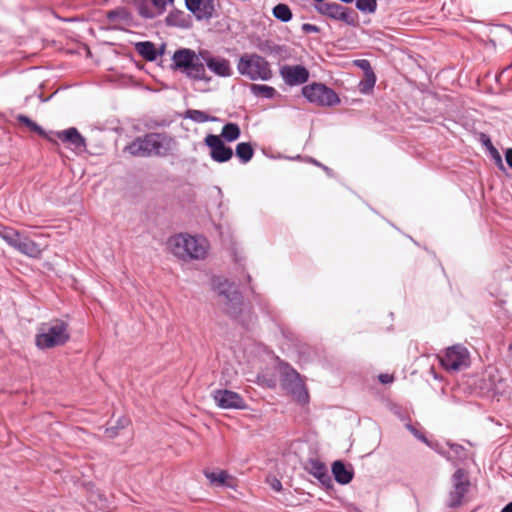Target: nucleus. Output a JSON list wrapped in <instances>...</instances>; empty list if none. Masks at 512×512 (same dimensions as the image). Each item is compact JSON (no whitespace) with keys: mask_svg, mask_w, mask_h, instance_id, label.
<instances>
[{"mask_svg":"<svg viewBox=\"0 0 512 512\" xmlns=\"http://www.w3.org/2000/svg\"><path fill=\"white\" fill-rule=\"evenodd\" d=\"M204 143L210 150L211 159L217 163L228 162L233 157L232 148L226 146L218 135L208 134L204 138Z\"/></svg>","mask_w":512,"mask_h":512,"instance_id":"nucleus-11","label":"nucleus"},{"mask_svg":"<svg viewBox=\"0 0 512 512\" xmlns=\"http://www.w3.org/2000/svg\"><path fill=\"white\" fill-rule=\"evenodd\" d=\"M251 91L253 94L264 98H272L276 94V90L273 87L259 84H252Z\"/></svg>","mask_w":512,"mask_h":512,"instance_id":"nucleus-27","label":"nucleus"},{"mask_svg":"<svg viewBox=\"0 0 512 512\" xmlns=\"http://www.w3.org/2000/svg\"><path fill=\"white\" fill-rule=\"evenodd\" d=\"M186 117L199 123H204L210 120V117L203 111L190 109L186 112Z\"/></svg>","mask_w":512,"mask_h":512,"instance_id":"nucleus-31","label":"nucleus"},{"mask_svg":"<svg viewBox=\"0 0 512 512\" xmlns=\"http://www.w3.org/2000/svg\"><path fill=\"white\" fill-rule=\"evenodd\" d=\"M453 488L449 493L447 505L451 508L461 506L470 488V481L463 469H458L452 476Z\"/></svg>","mask_w":512,"mask_h":512,"instance_id":"nucleus-10","label":"nucleus"},{"mask_svg":"<svg viewBox=\"0 0 512 512\" xmlns=\"http://www.w3.org/2000/svg\"><path fill=\"white\" fill-rule=\"evenodd\" d=\"M294 376H295L296 378H299V374H298V373H296V372H294Z\"/></svg>","mask_w":512,"mask_h":512,"instance_id":"nucleus-42","label":"nucleus"},{"mask_svg":"<svg viewBox=\"0 0 512 512\" xmlns=\"http://www.w3.org/2000/svg\"><path fill=\"white\" fill-rule=\"evenodd\" d=\"M378 379H379L380 383L388 384V383L393 382L394 377L392 375H390V374H380L378 376Z\"/></svg>","mask_w":512,"mask_h":512,"instance_id":"nucleus-35","label":"nucleus"},{"mask_svg":"<svg viewBox=\"0 0 512 512\" xmlns=\"http://www.w3.org/2000/svg\"><path fill=\"white\" fill-rule=\"evenodd\" d=\"M376 83V75L374 71L365 73L364 79L360 82L359 88L362 93L370 92Z\"/></svg>","mask_w":512,"mask_h":512,"instance_id":"nucleus-28","label":"nucleus"},{"mask_svg":"<svg viewBox=\"0 0 512 512\" xmlns=\"http://www.w3.org/2000/svg\"><path fill=\"white\" fill-rule=\"evenodd\" d=\"M273 16L282 21L288 22L292 19V11L287 4L279 3L272 10Z\"/></svg>","mask_w":512,"mask_h":512,"instance_id":"nucleus-26","label":"nucleus"},{"mask_svg":"<svg viewBox=\"0 0 512 512\" xmlns=\"http://www.w3.org/2000/svg\"><path fill=\"white\" fill-rule=\"evenodd\" d=\"M168 248L179 259L201 260L207 255L209 244L205 238L178 234L169 238Z\"/></svg>","mask_w":512,"mask_h":512,"instance_id":"nucleus-3","label":"nucleus"},{"mask_svg":"<svg viewBox=\"0 0 512 512\" xmlns=\"http://www.w3.org/2000/svg\"><path fill=\"white\" fill-rule=\"evenodd\" d=\"M214 401L217 406L222 409H244L245 401L240 394L237 392L218 389L212 394Z\"/></svg>","mask_w":512,"mask_h":512,"instance_id":"nucleus-12","label":"nucleus"},{"mask_svg":"<svg viewBox=\"0 0 512 512\" xmlns=\"http://www.w3.org/2000/svg\"><path fill=\"white\" fill-rule=\"evenodd\" d=\"M202 59L206 62L207 67L215 74L221 77L231 75L230 63L227 59L221 57H204L201 53Z\"/></svg>","mask_w":512,"mask_h":512,"instance_id":"nucleus-17","label":"nucleus"},{"mask_svg":"<svg viewBox=\"0 0 512 512\" xmlns=\"http://www.w3.org/2000/svg\"><path fill=\"white\" fill-rule=\"evenodd\" d=\"M134 6L143 18L151 19L157 17V12L151 0H134Z\"/></svg>","mask_w":512,"mask_h":512,"instance_id":"nucleus-23","label":"nucleus"},{"mask_svg":"<svg viewBox=\"0 0 512 512\" xmlns=\"http://www.w3.org/2000/svg\"><path fill=\"white\" fill-rule=\"evenodd\" d=\"M318 10L321 14L330 18L345 22L348 21L349 14L347 13L346 8L337 3H324Z\"/></svg>","mask_w":512,"mask_h":512,"instance_id":"nucleus-18","label":"nucleus"},{"mask_svg":"<svg viewBox=\"0 0 512 512\" xmlns=\"http://www.w3.org/2000/svg\"><path fill=\"white\" fill-rule=\"evenodd\" d=\"M69 340V324L58 318L41 323L35 335V345L41 350L64 346Z\"/></svg>","mask_w":512,"mask_h":512,"instance_id":"nucleus-2","label":"nucleus"},{"mask_svg":"<svg viewBox=\"0 0 512 512\" xmlns=\"http://www.w3.org/2000/svg\"><path fill=\"white\" fill-rule=\"evenodd\" d=\"M185 5L197 20H209L215 14L214 0H185Z\"/></svg>","mask_w":512,"mask_h":512,"instance_id":"nucleus-14","label":"nucleus"},{"mask_svg":"<svg viewBox=\"0 0 512 512\" xmlns=\"http://www.w3.org/2000/svg\"><path fill=\"white\" fill-rule=\"evenodd\" d=\"M135 49L140 56L147 61H154L157 58V50L154 43L150 41L138 42Z\"/></svg>","mask_w":512,"mask_h":512,"instance_id":"nucleus-20","label":"nucleus"},{"mask_svg":"<svg viewBox=\"0 0 512 512\" xmlns=\"http://www.w3.org/2000/svg\"><path fill=\"white\" fill-rule=\"evenodd\" d=\"M440 362L447 371H460L470 365V354L464 346L454 345L440 357Z\"/></svg>","mask_w":512,"mask_h":512,"instance_id":"nucleus-9","label":"nucleus"},{"mask_svg":"<svg viewBox=\"0 0 512 512\" xmlns=\"http://www.w3.org/2000/svg\"><path fill=\"white\" fill-rule=\"evenodd\" d=\"M154 6L155 11L157 12V16L164 13L166 10V6L169 3H173L174 0H151Z\"/></svg>","mask_w":512,"mask_h":512,"instance_id":"nucleus-32","label":"nucleus"},{"mask_svg":"<svg viewBox=\"0 0 512 512\" xmlns=\"http://www.w3.org/2000/svg\"><path fill=\"white\" fill-rule=\"evenodd\" d=\"M342 2H345V3H351L353 2L354 0H341Z\"/></svg>","mask_w":512,"mask_h":512,"instance_id":"nucleus-41","label":"nucleus"},{"mask_svg":"<svg viewBox=\"0 0 512 512\" xmlns=\"http://www.w3.org/2000/svg\"><path fill=\"white\" fill-rule=\"evenodd\" d=\"M17 121L20 124L25 125L30 131L35 132L38 135L46 138L53 144H57V141L55 139H53L49 134H47L38 124L32 121L29 117L25 115H18Z\"/></svg>","mask_w":512,"mask_h":512,"instance_id":"nucleus-21","label":"nucleus"},{"mask_svg":"<svg viewBox=\"0 0 512 512\" xmlns=\"http://www.w3.org/2000/svg\"><path fill=\"white\" fill-rule=\"evenodd\" d=\"M280 75L286 84L295 86L308 80L309 71L302 65H284L280 68Z\"/></svg>","mask_w":512,"mask_h":512,"instance_id":"nucleus-13","label":"nucleus"},{"mask_svg":"<svg viewBox=\"0 0 512 512\" xmlns=\"http://www.w3.org/2000/svg\"><path fill=\"white\" fill-rule=\"evenodd\" d=\"M302 30L305 33H317L319 32V28L316 25L310 23H304L302 25Z\"/></svg>","mask_w":512,"mask_h":512,"instance_id":"nucleus-34","label":"nucleus"},{"mask_svg":"<svg viewBox=\"0 0 512 512\" xmlns=\"http://www.w3.org/2000/svg\"><path fill=\"white\" fill-rule=\"evenodd\" d=\"M354 64L360 69H362L364 71V74L373 71L370 62L366 59L355 60Z\"/></svg>","mask_w":512,"mask_h":512,"instance_id":"nucleus-33","label":"nucleus"},{"mask_svg":"<svg viewBox=\"0 0 512 512\" xmlns=\"http://www.w3.org/2000/svg\"><path fill=\"white\" fill-rule=\"evenodd\" d=\"M107 19L115 29H125L131 26L133 22L131 13L123 7L109 11Z\"/></svg>","mask_w":512,"mask_h":512,"instance_id":"nucleus-16","label":"nucleus"},{"mask_svg":"<svg viewBox=\"0 0 512 512\" xmlns=\"http://www.w3.org/2000/svg\"><path fill=\"white\" fill-rule=\"evenodd\" d=\"M235 154L243 164L248 163L254 156V149L249 142L238 143Z\"/></svg>","mask_w":512,"mask_h":512,"instance_id":"nucleus-25","label":"nucleus"},{"mask_svg":"<svg viewBox=\"0 0 512 512\" xmlns=\"http://www.w3.org/2000/svg\"><path fill=\"white\" fill-rule=\"evenodd\" d=\"M356 7L361 12L374 13L377 8L376 0H356Z\"/></svg>","mask_w":512,"mask_h":512,"instance_id":"nucleus-30","label":"nucleus"},{"mask_svg":"<svg viewBox=\"0 0 512 512\" xmlns=\"http://www.w3.org/2000/svg\"><path fill=\"white\" fill-rule=\"evenodd\" d=\"M205 476L210 480L211 483H215L217 485H224L226 480L230 477L229 474L224 470H219L217 472H206Z\"/></svg>","mask_w":512,"mask_h":512,"instance_id":"nucleus-29","label":"nucleus"},{"mask_svg":"<svg viewBox=\"0 0 512 512\" xmlns=\"http://www.w3.org/2000/svg\"><path fill=\"white\" fill-rule=\"evenodd\" d=\"M0 238L21 254L31 258H39L41 256L42 249L40 245L25 232H20L12 227H1Z\"/></svg>","mask_w":512,"mask_h":512,"instance_id":"nucleus-5","label":"nucleus"},{"mask_svg":"<svg viewBox=\"0 0 512 512\" xmlns=\"http://www.w3.org/2000/svg\"><path fill=\"white\" fill-rule=\"evenodd\" d=\"M302 93L309 102L319 106H333L340 102L334 90L321 83H312L304 86Z\"/></svg>","mask_w":512,"mask_h":512,"instance_id":"nucleus-8","label":"nucleus"},{"mask_svg":"<svg viewBox=\"0 0 512 512\" xmlns=\"http://www.w3.org/2000/svg\"><path fill=\"white\" fill-rule=\"evenodd\" d=\"M485 144H486L490 149H491V146H493V145H492V143H491V141H490V139H487V141L485 142Z\"/></svg>","mask_w":512,"mask_h":512,"instance_id":"nucleus-40","label":"nucleus"},{"mask_svg":"<svg viewBox=\"0 0 512 512\" xmlns=\"http://www.w3.org/2000/svg\"><path fill=\"white\" fill-rule=\"evenodd\" d=\"M332 473L340 484H348L353 478V472L346 468L343 462L335 461L332 465Z\"/></svg>","mask_w":512,"mask_h":512,"instance_id":"nucleus-19","label":"nucleus"},{"mask_svg":"<svg viewBox=\"0 0 512 512\" xmlns=\"http://www.w3.org/2000/svg\"><path fill=\"white\" fill-rule=\"evenodd\" d=\"M490 150L493 153V155H495L496 160L499 162V164L502 165L501 156L499 155L498 151L493 146H491Z\"/></svg>","mask_w":512,"mask_h":512,"instance_id":"nucleus-38","label":"nucleus"},{"mask_svg":"<svg viewBox=\"0 0 512 512\" xmlns=\"http://www.w3.org/2000/svg\"><path fill=\"white\" fill-rule=\"evenodd\" d=\"M505 158L509 167L512 168V148L506 150Z\"/></svg>","mask_w":512,"mask_h":512,"instance_id":"nucleus-36","label":"nucleus"},{"mask_svg":"<svg viewBox=\"0 0 512 512\" xmlns=\"http://www.w3.org/2000/svg\"><path fill=\"white\" fill-rule=\"evenodd\" d=\"M241 131L236 123H227L223 126L221 130L220 138L227 142H234L240 137Z\"/></svg>","mask_w":512,"mask_h":512,"instance_id":"nucleus-24","label":"nucleus"},{"mask_svg":"<svg viewBox=\"0 0 512 512\" xmlns=\"http://www.w3.org/2000/svg\"><path fill=\"white\" fill-rule=\"evenodd\" d=\"M309 472L323 484L331 481L326 466L319 461L310 462Z\"/></svg>","mask_w":512,"mask_h":512,"instance_id":"nucleus-22","label":"nucleus"},{"mask_svg":"<svg viewBox=\"0 0 512 512\" xmlns=\"http://www.w3.org/2000/svg\"><path fill=\"white\" fill-rule=\"evenodd\" d=\"M175 139L166 133H147L135 138L124 151L134 157H165L172 153Z\"/></svg>","mask_w":512,"mask_h":512,"instance_id":"nucleus-1","label":"nucleus"},{"mask_svg":"<svg viewBox=\"0 0 512 512\" xmlns=\"http://www.w3.org/2000/svg\"><path fill=\"white\" fill-rule=\"evenodd\" d=\"M55 135L60 141L73 147L75 150L85 149V139L74 127H71L63 131H58L55 133Z\"/></svg>","mask_w":512,"mask_h":512,"instance_id":"nucleus-15","label":"nucleus"},{"mask_svg":"<svg viewBox=\"0 0 512 512\" xmlns=\"http://www.w3.org/2000/svg\"><path fill=\"white\" fill-rule=\"evenodd\" d=\"M271 487L275 490V491H280L282 489V484L281 482L274 478L271 482Z\"/></svg>","mask_w":512,"mask_h":512,"instance_id":"nucleus-37","label":"nucleus"},{"mask_svg":"<svg viewBox=\"0 0 512 512\" xmlns=\"http://www.w3.org/2000/svg\"><path fill=\"white\" fill-rule=\"evenodd\" d=\"M216 290L223 311L230 317L238 318L243 311L244 300L237 287L224 280L218 283Z\"/></svg>","mask_w":512,"mask_h":512,"instance_id":"nucleus-7","label":"nucleus"},{"mask_svg":"<svg viewBox=\"0 0 512 512\" xmlns=\"http://www.w3.org/2000/svg\"><path fill=\"white\" fill-rule=\"evenodd\" d=\"M501 512H512V502H510L509 504H507L502 510Z\"/></svg>","mask_w":512,"mask_h":512,"instance_id":"nucleus-39","label":"nucleus"},{"mask_svg":"<svg viewBox=\"0 0 512 512\" xmlns=\"http://www.w3.org/2000/svg\"><path fill=\"white\" fill-rule=\"evenodd\" d=\"M238 71L241 75L250 80H269L272 77V70L269 62L258 54H246L240 57Z\"/></svg>","mask_w":512,"mask_h":512,"instance_id":"nucleus-6","label":"nucleus"},{"mask_svg":"<svg viewBox=\"0 0 512 512\" xmlns=\"http://www.w3.org/2000/svg\"><path fill=\"white\" fill-rule=\"evenodd\" d=\"M172 61V68L174 70H180L190 79L209 80V78L206 77L204 63L193 50L187 48L176 50L173 54Z\"/></svg>","mask_w":512,"mask_h":512,"instance_id":"nucleus-4","label":"nucleus"}]
</instances>
